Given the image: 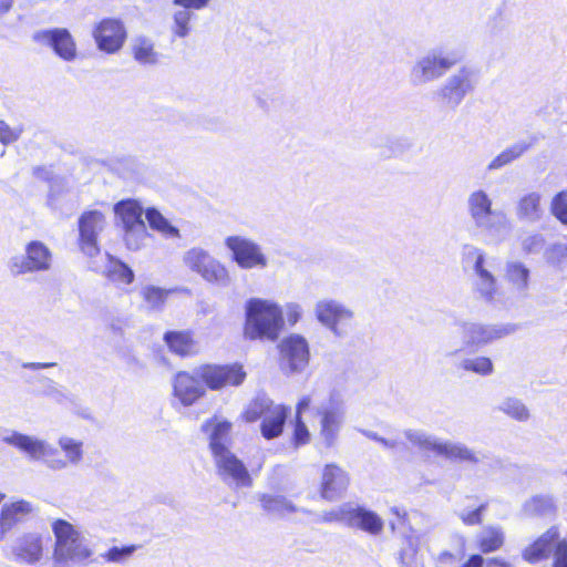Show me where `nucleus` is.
<instances>
[{"label": "nucleus", "mask_w": 567, "mask_h": 567, "mask_svg": "<svg viewBox=\"0 0 567 567\" xmlns=\"http://www.w3.org/2000/svg\"><path fill=\"white\" fill-rule=\"evenodd\" d=\"M2 442L18 449L33 461H41L52 471H63L70 465L76 466L83 460V443L70 436H61L58 440L64 457L61 456L58 449L45 440L18 431H7L6 435L2 436Z\"/></svg>", "instance_id": "nucleus-1"}, {"label": "nucleus", "mask_w": 567, "mask_h": 567, "mask_svg": "<svg viewBox=\"0 0 567 567\" xmlns=\"http://www.w3.org/2000/svg\"><path fill=\"white\" fill-rule=\"evenodd\" d=\"M466 214L472 226L494 243L506 240L512 231V224L506 213L495 208L493 199L484 189H475L468 194Z\"/></svg>", "instance_id": "nucleus-2"}, {"label": "nucleus", "mask_w": 567, "mask_h": 567, "mask_svg": "<svg viewBox=\"0 0 567 567\" xmlns=\"http://www.w3.org/2000/svg\"><path fill=\"white\" fill-rule=\"evenodd\" d=\"M517 326L513 323H482L460 321L454 336L446 344V355H456L466 349H480L488 343L514 333Z\"/></svg>", "instance_id": "nucleus-3"}, {"label": "nucleus", "mask_w": 567, "mask_h": 567, "mask_svg": "<svg viewBox=\"0 0 567 567\" xmlns=\"http://www.w3.org/2000/svg\"><path fill=\"white\" fill-rule=\"evenodd\" d=\"M52 530L55 537L53 560L56 566L81 565L93 555L91 540L71 523L56 519L52 524Z\"/></svg>", "instance_id": "nucleus-4"}, {"label": "nucleus", "mask_w": 567, "mask_h": 567, "mask_svg": "<svg viewBox=\"0 0 567 567\" xmlns=\"http://www.w3.org/2000/svg\"><path fill=\"white\" fill-rule=\"evenodd\" d=\"M246 321L244 334L246 339H278L284 327L282 309L272 301L251 298L245 307Z\"/></svg>", "instance_id": "nucleus-5"}, {"label": "nucleus", "mask_w": 567, "mask_h": 567, "mask_svg": "<svg viewBox=\"0 0 567 567\" xmlns=\"http://www.w3.org/2000/svg\"><path fill=\"white\" fill-rule=\"evenodd\" d=\"M461 60L455 52L443 48H433L415 59L409 71V82L421 87L441 79Z\"/></svg>", "instance_id": "nucleus-6"}, {"label": "nucleus", "mask_w": 567, "mask_h": 567, "mask_svg": "<svg viewBox=\"0 0 567 567\" xmlns=\"http://www.w3.org/2000/svg\"><path fill=\"white\" fill-rule=\"evenodd\" d=\"M319 419V440L326 449L333 447L343 427L347 414L346 402L338 391L330 392L328 399L315 408Z\"/></svg>", "instance_id": "nucleus-7"}, {"label": "nucleus", "mask_w": 567, "mask_h": 567, "mask_svg": "<svg viewBox=\"0 0 567 567\" xmlns=\"http://www.w3.org/2000/svg\"><path fill=\"white\" fill-rule=\"evenodd\" d=\"M463 262L473 270L472 288L475 296L486 303H496L499 300L501 290L496 277L486 267L484 251L472 245L464 246Z\"/></svg>", "instance_id": "nucleus-8"}, {"label": "nucleus", "mask_w": 567, "mask_h": 567, "mask_svg": "<svg viewBox=\"0 0 567 567\" xmlns=\"http://www.w3.org/2000/svg\"><path fill=\"white\" fill-rule=\"evenodd\" d=\"M406 440L423 452H433L437 456H443L450 461L478 463L477 454L465 444L452 441H441L436 436L422 430L404 431Z\"/></svg>", "instance_id": "nucleus-9"}, {"label": "nucleus", "mask_w": 567, "mask_h": 567, "mask_svg": "<svg viewBox=\"0 0 567 567\" xmlns=\"http://www.w3.org/2000/svg\"><path fill=\"white\" fill-rule=\"evenodd\" d=\"M477 83V70L465 65L447 76L435 92V95L443 106L455 110L461 105L466 95L475 90Z\"/></svg>", "instance_id": "nucleus-10"}, {"label": "nucleus", "mask_w": 567, "mask_h": 567, "mask_svg": "<svg viewBox=\"0 0 567 567\" xmlns=\"http://www.w3.org/2000/svg\"><path fill=\"white\" fill-rule=\"evenodd\" d=\"M183 262L208 284L225 288L231 282L226 266L200 247H193L185 251Z\"/></svg>", "instance_id": "nucleus-11"}, {"label": "nucleus", "mask_w": 567, "mask_h": 567, "mask_svg": "<svg viewBox=\"0 0 567 567\" xmlns=\"http://www.w3.org/2000/svg\"><path fill=\"white\" fill-rule=\"evenodd\" d=\"M313 313L318 322L337 338L348 336L354 318L351 308L333 298L319 299L315 303Z\"/></svg>", "instance_id": "nucleus-12"}, {"label": "nucleus", "mask_w": 567, "mask_h": 567, "mask_svg": "<svg viewBox=\"0 0 567 567\" xmlns=\"http://www.w3.org/2000/svg\"><path fill=\"white\" fill-rule=\"evenodd\" d=\"M52 251L40 240H32L25 245L24 255L12 256L7 264L13 277L27 274L49 271L52 267Z\"/></svg>", "instance_id": "nucleus-13"}, {"label": "nucleus", "mask_w": 567, "mask_h": 567, "mask_svg": "<svg viewBox=\"0 0 567 567\" xmlns=\"http://www.w3.org/2000/svg\"><path fill=\"white\" fill-rule=\"evenodd\" d=\"M279 365L286 374L302 373L309 364V343L301 334L292 333L284 338L279 344Z\"/></svg>", "instance_id": "nucleus-14"}, {"label": "nucleus", "mask_w": 567, "mask_h": 567, "mask_svg": "<svg viewBox=\"0 0 567 567\" xmlns=\"http://www.w3.org/2000/svg\"><path fill=\"white\" fill-rule=\"evenodd\" d=\"M106 225L105 215L97 209L85 210L79 217L78 245L86 257L93 258L101 252L99 236L104 231Z\"/></svg>", "instance_id": "nucleus-15"}, {"label": "nucleus", "mask_w": 567, "mask_h": 567, "mask_svg": "<svg viewBox=\"0 0 567 567\" xmlns=\"http://www.w3.org/2000/svg\"><path fill=\"white\" fill-rule=\"evenodd\" d=\"M225 246L231 252L233 260L241 269H264L268 266V259L260 245L243 236H228Z\"/></svg>", "instance_id": "nucleus-16"}, {"label": "nucleus", "mask_w": 567, "mask_h": 567, "mask_svg": "<svg viewBox=\"0 0 567 567\" xmlns=\"http://www.w3.org/2000/svg\"><path fill=\"white\" fill-rule=\"evenodd\" d=\"M195 373L210 390H219L228 385L237 386L246 378V372L239 364H205L196 368Z\"/></svg>", "instance_id": "nucleus-17"}, {"label": "nucleus", "mask_w": 567, "mask_h": 567, "mask_svg": "<svg viewBox=\"0 0 567 567\" xmlns=\"http://www.w3.org/2000/svg\"><path fill=\"white\" fill-rule=\"evenodd\" d=\"M127 33L118 19H103L93 30V38L99 50L113 54L122 49Z\"/></svg>", "instance_id": "nucleus-18"}, {"label": "nucleus", "mask_w": 567, "mask_h": 567, "mask_svg": "<svg viewBox=\"0 0 567 567\" xmlns=\"http://www.w3.org/2000/svg\"><path fill=\"white\" fill-rule=\"evenodd\" d=\"M33 40L52 48L55 54L64 61H73L76 58V44L66 29L41 30L33 34Z\"/></svg>", "instance_id": "nucleus-19"}, {"label": "nucleus", "mask_w": 567, "mask_h": 567, "mask_svg": "<svg viewBox=\"0 0 567 567\" xmlns=\"http://www.w3.org/2000/svg\"><path fill=\"white\" fill-rule=\"evenodd\" d=\"M217 473L227 484L236 487L251 486V477L245 464L230 451L214 457Z\"/></svg>", "instance_id": "nucleus-20"}, {"label": "nucleus", "mask_w": 567, "mask_h": 567, "mask_svg": "<svg viewBox=\"0 0 567 567\" xmlns=\"http://www.w3.org/2000/svg\"><path fill=\"white\" fill-rule=\"evenodd\" d=\"M174 395L185 406L193 405L198 399L204 396L206 388L203 380L195 373L181 371L175 374L173 381Z\"/></svg>", "instance_id": "nucleus-21"}, {"label": "nucleus", "mask_w": 567, "mask_h": 567, "mask_svg": "<svg viewBox=\"0 0 567 567\" xmlns=\"http://www.w3.org/2000/svg\"><path fill=\"white\" fill-rule=\"evenodd\" d=\"M349 486V476L344 470L337 464H327L322 470L320 494L329 502L342 497Z\"/></svg>", "instance_id": "nucleus-22"}, {"label": "nucleus", "mask_w": 567, "mask_h": 567, "mask_svg": "<svg viewBox=\"0 0 567 567\" xmlns=\"http://www.w3.org/2000/svg\"><path fill=\"white\" fill-rule=\"evenodd\" d=\"M563 544H567V539L560 538L557 527H551L530 546L525 548L523 557L529 563H537L549 557L551 553L555 555L557 548Z\"/></svg>", "instance_id": "nucleus-23"}, {"label": "nucleus", "mask_w": 567, "mask_h": 567, "mask_svg": "<svg viewBox=\"0 0 567 567\" xmlns=\"http://www.w3.org/2000/svg\"><path fill=\"white\" fill-rule=\"evenodd\" d=\"M203 432L208 435L209 449L213 456L230 452V430L231 423L226 420H219L218 417H212L202 425Z\"/></svg>", "instance_id": "nucleus-24"}, {"label": "nucleus", "mask_w": 567, "mask_h": 567, "mask_svg": "<svg viewBox=\"0 0 567 567\" xmlns=\"http://www.w3.org/2000/svg\"><path fill=\"white\" fill-rule=\"evenodd\" d=\"M348 527L378 536L383 530L384 522L375 512L350 502Z\"/></svg>", "instance_id": "nucleus-25"}, {"label": "nucleus", "mask_w": 567, "mask_h": 567, "mask_svg": "<svg viewBox=\"0 0 567 567\" xmlns=\"http://www.w3.org/2000/svg\"><path fill=\"white\" fill-rule=\"evenodd\" d=\"M12 554L20 563L29 565L37 564L43 556L41 537L35 534H28L20 537L12 546Z\"/></svg>", "instance_id": "nucleus-26"}, {"label": "nucleus", "mask_w": 567, "mask_h": 567, "mask_svg": "<svg viewBox=\"0 0 567 567\" xmlns=\"http://www.w3.org/2000/svg\"><path fill=\"white\" fill-rule=\"evenodd\" d=\"M516 217L526 223H537L544 215L542 206V195L537 192H530L523 195L515 208Z\"/></svg>", "instance_id": "nucleus-27"}, {"label": "nucleus", "mask_w": 567, "mask_h": 567, "mask_svg": "<svg viewBox=\"0 0 567 567\" xmlns=\"http://www.w3.org/2000/svg\"><path fill=\"white\" fill-rule=\"evenodd\" d=\"M536 142L537 137L532 136L528 140H522L512 144L489 162L487 165V171L493 172L509 165L523 156V154L526 153L532 146H534Z\"/></svg>", "instance_id": "nucleus-28"}, {"label": "nucleus", "mask_w": 567, "mask_h": 567, "mask_svg": "<svg viewBox=\"0 0 567 567\" xmlns=\"http://www.w3.org/2000/svg\"><path fill=\"white\" fill-rule=\"evenodd\" d=\"M289 414V408L282 404H277L268 414L262 419L260 424L261 435L266 440H272L281 435Z\"/></svg>", "instance_id": "nucleus-29"}, {"label": "nucleus", "mask_w": 567, "mask_h": 567, "mask_svg": "<svg viewBox=\"0 0 567 567\" xmlns=\"http://www.w3.org/2000/svg\"><path fill=\"white\" fill-rule=\"evenodd\" d=\"M529 269L520 261H508L505 266V278L520 297H527L529 288Z\"/></svg>", "instance_id": "nucleus-30"}, {"label": "nucleus", "mask_w": 567, "mask_h": 567, "mask_svg": "<svg viewBox=\"0 0 567 567\" xmlns=\"http://www.w3.org/2000/svg\"><path fill=\"white\" fill-rule=\"evenodd\" d=\"M32 512V505L27 501H17L4 504L0 512V533L3 536L23 516Z\"/></svg>", "instance_id": "nucleus-31"}, {"label": "nucleus", "mask_w": 567, "mask_h": 567, "mask_svg": "<svg viewBox=\"0 0 567 567\" xmlns=\"http://www.w3.org/2000/svg\"><path fill=\"white\" fill-rule=\"evenodd\" d=\"M114 214L120 219L122 228L145 224L143 220V207L137 200L124 199L114 205Z\"/></svg>", "instance_id": "nucleus-32"}, {"label": "nucleus", "mask_w": 567, "mask_h": 567, "mask_svg": "<svg viewBox=\"0 0 567 567\" xmlns=\"http://www.w3.org/2000/svg\"><path fill=\"white\" fill-rule=\"evenodd\" d=\"M164 340L171 351L186 357L197 352L196 344L188 332L169 331L164 334Z\"/></svg>", "instance_id": "nucleus-33"}, {"label": "nucleus", "mask_w": 567, "mask_h": 567, "mask_svg": "<svg viewBox=\"0 0 567 567\" xmlns=\"http://www.w3.org/2000/svg\"><path fill=\"white\" fill-rule=\"evenodd\" d=\"M495 410L504 413L517 422H526L530 417V413L526 404L520 399L515 396L504 398L496 405Z\"/></svg>", "instance_id": "nucleus-34"}, {"label": "nucleus", "mask_w": 567, "mask_h": 567, "mask_svg": "<svg viewBox=\"0 0 567 567\" xmlns=\"http://www.w3.org/2000/svg\"><path fill=\"white\" fill-rule=\"evenodd\" d=\"M109 262L105 266V276L117 285H130L134 281V271L123 261L107 254Z\"/></svg>", "instance_id": "nucleus-35"}, {"label": "nucleus", "mask_w": 567, "mask_h": 567, "mask_svg": "<svg viewBox=\"0 0 567 567\" xmlns=\"http://www.w3.org/2000/svg\"><path fill=\"white\" fill-rule=\"evenodd\" d=\"M259 502L264 511L271 515L285 516L298 512V508L285 496L262 494Z\"/></svg>", "instance_id": "nucleus-36"}, {"label": "nucleus", "mask_w": 567, "mask_h": 567, "mask_svg": "<svg viewBox=\"0 0 567 567\" xmlns=\"http://www.w3.org/2000/svg\"><path fill=\"white\" fill-rule=\"evenodd\" d=\"M477 542L482 553H493L503 546L504 533L501 527L487 526L477 536Z\"/></svg>", "instance_id": "nucleus-37"}, {"label": "nucleus", "mask_w": 567, "mask_h": 567, "mask_svg": "<svg viewBox=\"0 0 567 567\" xmlns=\"http://www.w3.org/2000/svg\"><path fill=\"white\" fill-rule=\"evenodd\" d=\"M169 292L171 290L152 285L144 286L140 290L145 307L152 311H161L163 309Z\"/></svg>", "instance_id": "nucleus-38"}, {"label": "nucleus", "mask_w": 567, "mask_h": 567, "mask_svg": "<svg viewBox=\"0 0 567 567\" xmlns=\"http://www.w3.org/2000/svg\"><path fill=\"white\" fill-rule=\"evenodd\" d=\"M132 50L134 59L141 64H154L157 62L158 53L154 50V43L148 38H136Z\"/></svg>", "instance_id": "nucleus-39"}, {"label": "nucleus", "mask_w": 567, "mask_h": 567, "mask_svg": "<svg viewBox=\"0 0 567 567\" xmlns=\"http://www.w3.org/2000/svg\"><path fill=\"white\" fill-rule=\"evenodd\" d=\"M310 404V396H303L297 404L296 425L293 431V443L296 446L305 445L310 440V432L305 422L301 420V414L309 408Z\"/></svg>", "instance_id": "nucleus-40"}, {"label": "nucleus", "mask_w": 567, "mask_h": 567, "mask_svg": "<svg viewBox=\"0 0 567 567\" xmlns=\"http://www.w3.org/2000/svg\"><path fill=\"white\" fill-rule=\"evenodd\" d=\"M145 217L150 227L167 238H178L179 230L173 226L157 209L148 208L145 212Z\"/></svg>", "instance_id": "nucleus-41"}, {"label": "nucleus", "mask_w": 567, "mask_h": 567, "mask_svg": "<svg viewBox=\"0 0 567 567\" xmlns=\"http://www.w3.org/2000/svg\"><path fill=\"white\" fill-rule=\"evenodd\" d=\"M349 508L350 502L343 503L340 506L324 511L322 513H312L310 511L302 509L303 513L310 514L313 516L312 520L315 523H340L348 526L349 518Z\"/></svg>", "instance_id": "nucleus-42"}, {"label": "nucleus", "mask_w": 567, "mask_h": 567, "mask_svg": "<svg viewBox=\"0 0 567 567\" xmlns=\"http://www.w3.org/2000/svg\"><path fill=\"white\" fill-rule=\"evenodd\" d=\"M276 405L268 396L257 395L246 408L244 419L247 422L262 420Z\"/></svg>", "instance_id": "nucleus-43"}, {"label": "nucleus", "mask_w": 567, "mask_h": 567, "mask_svg": "<svg viewBox=\"0 0 567 567\" xmlns=\"http://www.w3.org/2000/svg\"><path fill=\"white\" fill-rule=\"evenodd\" d=\"M554 501L548 495H535L523 505V512L527 516H543L551 513Z\"/></svg>", "instance_id": "nucleus-44"}, {"label": "nucleus", "mask_w": 567, "mask_h": 567, "mask_svg": "<svg viewBox=\"0 0 567 567\" xmlns=\"http://www.w3.org/2000/svg\"><path fill=\"white\" fill-rule=\"evenodd\" d=\"M457 368L483 377L489 375L494 371L493 362L487 357L464 358L458 362Z\"/></svg>", "instance_id": "nucleus-45"}, {"label": "nucleus", "mask_w": 567, "mask_h": 567, "mask_svg": "<svg viewBox=\"0 0 567 567\" xmlns=\"http://www.w3.org/2000/svg\"><path fill=\"white\" fill-rule=\"evenodd\" d=\"M122 229L124 243L130 250H138L145 245L148 237L145 224H137Z\"/></svg>", "instance_id": "nucleus-46"}, {"label": "nucleus", "mask_w": 567, "mask_h": 567, "mask_svg": "<svg viewBox=\"0 0 567 567\" xmlns=\"http://www.w3.org/2000/svg\"><path fill=\"white\" fill-rule=\"evenodd\" d=\"M195 18V13L193 11L181 8L175 11L173 14V24L171 27V31L174 37L177 38H186L190 31V21Z\"/></svg>", "instance_id": "nucleus-47"}, {"label": "nucleus", "mask_w": 567, "mask_h": 567, "mask_svg": "<svg viewBox=\"0 0 567 567\" xmlns=\"http://www.w3.org/2000/svg\"><path fill=\"white\" fill-rule=\"evenodd\" d=\"M398 560L401 567H424L422 557L419 555V547L411 538L399 551Z\"/></svg>", "instance_id": "nucleus-48"}, {"label": "nucleus", "mask_w": 567, "mask_h": 567, "mask_svg": "<svg viewBox=\"0 0 567 567\" xmlns=\"http://www.w3.org/2000/svg\"><path fill=\"white\" fill-rule=\"evenodd\" d=\"M374 147L379 150V155L384 158L399 156L404 151L403 142L394 136H382Z\"/></svg>", "instance_id": "nucleus-49"}, {"label": "nucleus", "mask_w": 567, "mask_h": 567, "mask_svg": "<svg viewBox=\"0 0 567 567\" xmlns=\"http://www.w3.org/2000/svg\"><path fill=\"white\" fill-rule=\"evenodd\" d=\"M550 213L561 224L567 225V190H561L553 197Z\"/></svg>", "instance_id": "nucleus-50"}, {"label": "nucleus", "mask_w": 567, "mask_h": 567, "mask_svg": "<svg viewBox=\"0 0 567 567\" xmlns=\"http://www.w3.org/2000/svg\"><path fill=\"white\" fill-rule=\"evenodd\" d=\"M545 258L549 265L559 267L567 261V246L563 244L551 245L546 250Z\"/></svg>", "instance_id": "nucleus-51"}, {"label": "nucleus", "mask_w": 567, "mask_h": 567, "mask_svg": "<svg viewBox=\"0 0 567 567\" xmlns=\"http://www.w3.org/2000/svg\"><path fill=\"white\" fill-rule=\"evenodd\" d=\"M21 133V128L11 127L6 121L0 120V143L2 145H10L17 142L20 138Z\"/></svg>", "instance_id": "nucleus-52"}, {"label": "nucleus", "mask_w": 567, "mask_h": 567, "mask_svg": "<svg viewBox=\"0 0 567 567\" xmlns=\"http://www.w3.org/2000/svg\"><path fill=\"white\" fill-rule=\"evenodd\" d=\"M135 551V546H125V547H112L104 555V557L109 561L120 563L130 557Z\"/></svg>", "instance_id": "nucleus-53"}, {"label": "nucleus", "mask_w": 567, "mask_h": 567, "mask_svg": "<svg viewBox=\"0 0 567 567\" xmlns=\"http://www.w3.org/2000/svg\"><path fill=\"white\" fill-rule=\"evenodd\" d=\"M436 567H462L461 557L444 550L435 559Z\"/></svg>", "instance_id": "nucleus-54"}, {"label": "nucleus", "mask_w": 567, "mask_h": 567, "mask_svg": "<svg viewBox=\"0 0 567 567\" xmlns=\"http://www.w3.org/2000/svg\"><path fill=\"white\" fill-rule=\"evenodd\" d=\"M485 509L484 505H481L472 511H462L458 516L465 525H477L482 522V513Z\"/></svg>", "instance_id": "nucleus-55"}, {"label": "nucleus", "mask_w": 567, "mask_h": 567, "mask_svg": "<svg viewBox=\"0 0 567 567\" xmlns=\"http://www.w3.org/2000/svg\"><path fill=\"white\" fill-rule=\"evenodd\" d=\"M212 0H173V4L189 11H199L209 6Z\"/></svg>", "instance_id": "nucleus-56"}, {"label": "nucleus", "mask_w": 567, "mask_h": 567, "mask_svg": "<svg viewBox=\"0 0 567 567\" xmlns=\"http://www.w3.org/2000/svg\"><path fill=\"white\" fill-rule=\"evenodd\" d=\"M363 435H365L368 439L373 440L378 443H380L383 447L389 450H396L401 443L398 440H389L380 436L378 433L369 430H362L361 431Z\"/></svg>", "instance_id": "nucleus-57"}, {"label": "nucleus", "mask_w": 567, "mask_h": 567, "mask_svg": "<svg viewBox=\"0 0 567 567\" xmlns=\"http://www.w3.org/2000/svg\"><path fill=\"white\" fill-rule=\"evenodd\" d=\"M287 321L290 326H295L302 316V307L299 303L290 302L285 307Z\"/></svg>", "instance_id": "nucleus-58"}, {"label": "nucleus", "mask_w": 567, "mask_h": 567, "mask_svg": "<svg viewBox=\"0 0 567 567\" xmlns=\"http://www.w3.org/2000/svg\"><path fill=\"white\" fill-rule=\"evenodd\" d=\"M48 383L49 384L44 390V393L55 401L61 402L65 398L63 390L59 388L52 380H48Z\"/></svg>", "instance_id": "nucleus-59"}, {"label": "nucleus", "mask_w": 567, "mask_h": 567, "mask_svg": "<svg viewBox=\"0 0 567 567\" xmlns=\"http://www.w3.org/2000/svg\"><path fill=\"white\" fill-rule=\"evenodd\" d=\"M554 567H567V544H563L557 548L554 555Z\"/></svg>", "instance_id": "nucleus-60"}, {"label": "nucleus", "mask_w": 567, "mask_h": 567, "mask_svg": "<svg viewBox=\"0 0 567 567\" xmlns=\"http://www.w3.org/2000/svg\"><path fill=\"white\" fill-rule=\"evenodd\" d=\"M484 563L483 556L475 554L471 555L468 559L462 564V567H483Z\"/></svg>", "instance_id": "nucleus-61"}, {"label": "nucleus", "mask_w": 567, "mask_h": 567, "mask_svg": "<svg viewBox=\"0 0 567 567\" xmlns=\"http://www.w3.org/2000/svg\"><path fill=\"white\" fill-rule=\"evenodd\" d=\"M126 322L124 319H121V318H114L111 320L110 322V329L114 332V333H122L124 327H125Z\"/></svg>", "instance_id": "nucleus-62"}, {"label": "nucleus", "mask_w": 567, "mask_h": 567, "mask_svg": "<svg viewBox=\"0 0 567 567\" xmlns=\"http://www.w3.org/2000/svg\"><path fill=\"white\" fill-rule=\"evenodd\" d=\"M56 363L55 362H47V363H41V362H28V363H23L22 367L24 369H30V370H40V369H47V368H51V367H55Z\"/></svg>", "instance_id": "nucleus-63"}, {"label": "nucleus", "mask_w": 567, "mask_h": 567, "mask_svg": "<svg viewBox=\"0 0 567 567\" xmlns=\"http://www.w3.org/2000/svg\"><path fill=\"white\" fill-rule=\"evenodd\" d=\"M33 174L35 177L44 181H49L52 176V172L47 167H35Z\"/></svg>", "instance_id": "nucleus-64"}]
</instances>
